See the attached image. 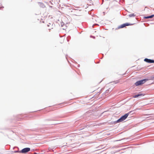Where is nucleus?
<instances>
[{
    "instance_id": "obj_9",
    "label": "nucleus",
    "mask_w": 154,
    "mask_h": 154,
    "mask_svg": "<svg viewBox=\"0 0 154 154\" xmlns=\"http://www.w3.org/2000/svg\"><path fill=\"white\" fill-rule=\"evenodd\" d=\"M153 17H154V15H152L150 16L146 17L145 18L146 19L151 18Z\"/></svg>"
},
{
    "instance_id": "obj_8",
    "label": "nucleus",
    "mask_w": 154,
    "mask_h": 154,
    "mask_svg": "<svg viewBox=\"0 0 154 154\" xmlns=\"http://www.w3.org/2000/svg\"><path fill=\"white\" fill-rule=\"evenodd\" d=\"M110 91L109 89L107 90L105 92V94H106V95H108V94L109 93Z\"/></svg>"
},
{
    "instance_id": "obj_10",
    "label": "nucleus",
    "mask_w": 154,
    "mask_h": 154,
    "mask_svg": "<svg viewBox=\"0 0 154 154\" xmlns=\"http://www.w3.org/2000/svg\"><path fill=\"white\" fill-rule=\"evenodd\" d=\"M135 16V15L134 14H131L129 15V16L130 17H133V16Z\"/></svg>"
},
{
    "instance_id": "obj_2",
    "label": "nucleus",
    "mask_w": 154,
    "mask_h": 154,
    "mask_svg": "<svg viewBox=\"0 0 154 154\" xmlns=\"http://www.w3.org/2000/svg\"><path fill=\"white\" fill-rule=\"evenodd\" d=\"M128 113L122 116L121 118H120L117 121V122H120L124 121L128 117Z\"/></svg>"
},
{
    "instance_id": "obj_12",
    "label": "nucleus",
    "mask_w": 154,
    "mask_h": 154,
    "mask_svg": "<svg viewBox=\"0 0 154 154\" xmlns=\"http://www.w3.org/2000/svg\"><path fill=\"white\" fill-rule=\"evenodd\" d=\"M34 154H37L36 153H34Z\"/></svg>"
},
{
    "instance_id": "obj_5",
    "label": "nucleus",
    "mask_w": 154,
    "mask_h": 154,
    "mask_svg": "<svg viewBox=\"0 0 154 154\" xmlns=\"http://www.w3.org/2000/svg\"><path fill=\"white\" fill-rule=\"evenodd\" d=\"M30 150V148H26L23 149L21 150V152L25 153L28 152Z\"/></svg>"
},
{
    "instance_id": "obj_3",
    "label": "nucleus",
    "mask_w": 154,
    "mask_h": 154,
    "mask_svg": "<svg viewBox=\"0 0 154 154\" xmlns=\"http://www.w3.org/2000/svg\"><path fill=\"white\" fill-rule=\"evenodd\" d=\"M146 79H143L139 81H138L135 83L136 86H139L144 84L146 82Z\"/></svg>"
},
{
    "instance_id": "obj_4",
    "label": "nucleus",
    "mask_w": 154,
    "mask_h": 154,
    "mask_svg": "<svg viewBox=\"0 0 154 154\" xmlns=\"http://www.w3.org/2000/svg\"><path fill=\"white\" fill-rule=\"evenodd\" d=\"M130 25H131V24H130L129 23H124L119 26L118 28V29H120L124 28L126 26H129Z\"/></svg>"
},
{
    "instance_id": "obj_7",
    "label": "nucleus",
    "mask_w": 154,
    "mask_h": 154,
    "mask_svg": "<svg viewBox=\"0 0 154 154\" xmlns=\"http://www.w3.org/2000/svg\"><path fill=\"white\" fill-rule=\"evenodd\" d=\"M144 94H138L137 95H135L133 97L134 98H136L137 97L139 96H144Z\"/></svg>"
},
{
    "instance_id": "obj_14",
    "label": "nucleus",
    "mask_w": 154,
    "mask_h": 154,
    "mask_svg": "<svg viewBox=\"0 0 154 154\" xmlns=\"http://www.w3.org/2000/svg\"><path fill=\"white\" fill-rule=\"evenodd\" d=\"M48 26H49V25H48Z\"/></svg>"
},
{
    "instance_id": "obj_6",
    "label": "nucleus",
    "mask_w": 154,
    "mask_h": 154,
    "mask_svg": "<svg viewBox=\"0 0 154 154\" xmlns=\"http://www.w3.org/2000/svg\"><path fill=\"white\" fill-rule=\"evenodd\" d=\"M144 61L147 63H154V60L145 58L144 60Z\"/></svg>"
},
{
    "instance_id": "obj_13",
    "label": "nucleus",
    "mask_w": 154,
    "mask_h": 154,
    "mask_svg": "<svg viewBox=\"0 0 154 154\" xmlns=\"http://www.w3.org/2000/svg\"><path fill=\"white\" fill-rule=\"evenodd\" d=\"M147 115V114H146V115Z\"/></svg>"
},
{
    "instance_id": "obj_1",
    "label": "nucleus",
    "mask_w": 154,
    "mask_h": 154,
    "mask_svg": "<svg viewBox=\"0 0 154 154\" xmlns=\"http://www.w3.org/2000/svg\"><path fill=\"white\" fill-rule=\"evenodd\" d=\"M101 89L100 88H98L97 90L94 91L93 94L94 95V97H98L100 94L101 92Z\"/></svg>"
},
{
    "instance_id": "obj_11",
    "label": "nucleus",
    "mask_w": 154,
    "mask_h": 154,
    "mask_svg": "<svg viewBox=\"0 0 154 154\" xmlns=\"http://www.w3.org/2000/svg\"><path fill=\"white\" fill-rule=\"evenodd\" d=\"M38 4H39V5H44V4L43 3H41V2H38Z\"/></svg>"
}]
</instances>
